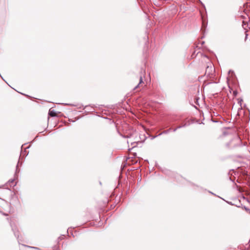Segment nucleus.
Masks as SVG:
<instances>
[{
	"mask_svg": "<svg viewBox=\"0 0 250 250\" xmlns=\"http://www.w3.org/2000/svg\"><path fill=\"white\" fill-rule=\"evenodd\" d=\"M142 83H144V82H143V78H142V77L141 76L140 78V81H139V83L134 87V89H136L139 87H140L142 86L141 85V84Z\"/></svg>",
	"mask_w": 250,
	"mask_h": 250,
	"instance_id": "nucleus-1",
	"label": "nucleus"
},
{
	"mask_svg": "<svg viewBox=\"0 0 250 250\" xmlns=\"http://www.w3.org/2000/svg\"><path fill=\"white\" fill-rule=\"evenodd\" d=\"M213 68L212 67V66H208L207 68V69H206V73H207L208 72V74L209 75L213 71Z\"/></svg>",
	"mask_w": 250,
	"mask_h": 250,
	"instance_id": "nucleus-2",
	"label": "nucleus"
},
{
	"mask_svg": "<svg viewBox=\"0 0 250 250\" xmlns=\"http://www.w3.org/2000/svg\"><path fill=\"white\" fill-rule=\"evenodd\" d=\"M49 114L51 117H54L56 116V113L53 111H49Z\"/></svg>",
	"mask_w": 250,
	"mask_h": 250,
	"instance_id": "nucleus-3",
	"label": "nucleus"
},
{
	"mask_svg": "<svg viewBox=\"0 0 250 250\" xmlns=\"http://www.w3.org/2000/svg\"><path fill=\"white\" fill-rule=\"evenodd\" d=\"M12 230H13V231H14V233L15 235L16 236H17L16 232V231H15L14 229V228H12Z\"/></svg>",
	"mask_w": 250,
	"mask_h": 250,
	"instance_id": "nucleus-4",
	"label": "nucleus"
},
{
	"mask_svg": "<svg viewBox=\"0 0 250 250\" xmlns=\"http://www.w3.org/2000/svg\"><path fill=\"white\" fill-rule=\"evenodd\" d=\"M3 215H7L8 214H5V213H4V214H3Z\"/></svg>",
	"mask_w": 250,
	"mask_h": 250,
	"instance_id": "nucleus-5",
	"label": "nucleus"
}]
</instances>
